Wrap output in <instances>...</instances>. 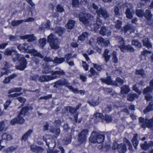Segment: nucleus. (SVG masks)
<instances>
[{
  "label": "nucleus",
  "instance_id": "f257e3e1",
  "mask_svg": "<svg viewBox=\"0 0 153 153\" xmlns=\"http://www.w3.org/2000/svg\"><path fill=\"white\" fill-rule=\"evenodd\" d=\"M79 18L80 21L86 26L89 25L94 30L98 29L102 25V21L98 17L97 18L96 23L94 22L93 17L89 14L81 13L79 14Z\"/></svg>",
  "mask_w": 153,
  "mask_h": 153
},
{
  "label": "nucleus",
  "instance_id": "f03ea898",
  "mask_svg": "<svg viewBox=\"0 0 153 153\" xmlns=\"http://www.w3.org/2000/svg\"><path fill=\"white\" fill-rule=\"evenodd\" d=\"M33 48L32 45H28L26 44H21L17 46L18 48L21 51L33 54L34 56L43 58L44 56L35 49L32 48Z\"/></svg>",
  "mask_w": 153,
  "mask_h": 153
},
{
  "label": "nucleus",
  "instance_id": "7ed1b4c3",
  "mask_svg": "<svg viewBox=\"0 0 153 153\" xmlns=\"http://www.w3.org/2000/svg\"><path fill=\"white\" fill-rule=\"evenodd\" d=\"M29 109L28 107L25 106L20 111L19 115L16 118L12 119L10 121V124L13 125H15L17 123H22L24 121L22 118V116H25L27 112Z\"/></svg>",
  "mask_w": 153,
  "mask_h": 153
},
{
  "label": "nucleus",
  "instance_id": "20e7f679",
  "mask_svg": "<svg viewBox=\"0 0 153 153\" xmlns=\"http://www.w3.org/2000/svg\"><path fill=\"white\" fill-rule=\"evenodd\" d=\"M104 138L103 134L94 131L92 132L89 139L90 141L93 143H101L103 142Z\"/></svg>",
  "mask_w": 153,
  "mask_h": 153
},
{
  "label": "nucleus",
  "instance_id": "39448f33",
  "mask_svg": "<svg viewBox=\"0 0 153 153\" xmlns=\"http://www.w3.org/2000/svg\"><path fill=\"white\" fill-rule=\"evenodd\" d=\"M139 122L140 126L143 128H145L146 127L150 128L153 132V117L149 120L147 119H144L142 117L139 118Z\"/></svg>",
  "mask_w": 153,
  "mask_h": 153
},
{
  "label": "nucleus",
  "instance_id": "423d86ee",
  "mask_svg": "<svg viewBox=\"0 0 153 153\" xmlns=\"http://www.w3.org/2000/svg\"><path fill=\"white\" fill-rule=\"evenodd\" d=\"M48 42L49 43L51 48L53 49H57L59 47V42L58 39L52 34L48 37Z\"/></svg>",
  "mask_w": 153,
  "mask_h": 153
},
{
  "label": "nucleus",
  "instance_id": "0eeeda50",
  "mask_svg": "<svg viewBox=\"0 0 153 153\" xmlns=\"http://www.w3.org/2000/svg\"><path fill=\"white\" fill-rule=\"evenodd\" d=\"M69 84L67 79H59L54 82L53 87L56 88H58L62 86L65 85V86L68 87L69 89L71 90L73 92H75L76 91V90L74 89L72 86L69 85Z\"/></svg>",
  "mask_w": 153,
  "mask_h": 153
},
{
  "label": "nucleus",
  "instance_id": "6e6552de",
  "mask_svg": "<svg viewBox=\"0 0 153 153\" xmlns=\"http://www.w3.org/2000/svg\"><path fill=\"white\" fill-rule=\"evenodd\" d=\"M59 70L55 71H53L51 75H47V76H43L41 77V80L44 81L45 80H48V81L54 79L58 78L57 75H62L65 74V72L62 70L59 69Z\"/></svg>",
  "mask_w": 153,
  "mask_h": 153
},
{
  "label": "nucleus",
  "instance_id": "1a4fd4ad",
  "mask_svg": "<svg viewBox=\"0 0 153 153\" xmlns=\"http://www.w3.org/2000/svg\"><path fill=\"white\" fill-rule=\"evenodd\" d=\"M115 38L116 40H118V42L120 44L119 46V48L120 49L121 51L123 52L124 51V49H126L128 51H129L131 52H134V49L130 45H128L126 46L125 45V42L123 39L122 37L116 36H115Z\"/></svg>",
  "mask_w": 153,
  "mask_h": 153
},
{
  "label": "nucleus",
  "instance_id": "9d476101",
  "mask_svg": "<svg viewBox=\"0 0 153 153\" xmlns=\"http://www.w3.org/2000/svg\"><path fill=\"white\" fill-rule=\"evenodd\" d=\"M43 139L46 143L48 148H53L56 145L55 139L48 135H46L43 137Z\"/></svg>",
  "mask_w": 153,
  "mask_h": 153
},
{
  "label": "nucleus",
  "instance_id": "9b49d317",
  "mask_svg": "<svg viewBox=\"0 0 153 153\" xmlns=\"http://www.w3.org/2000/svg\"><path fill=\"white\" fill-rule=\"evenodd\" d=\"M4 53L6 55H12L13 60L14 62L17 61L21 56V55L18 53L17 51L16 50L11 51L7 49L5 51Z\"/></svg>",
  "mask_w": 153,
  "mask_h": 153
},
{
  "label": "nucleus",
  "instance_id": "f8f14e48",
  "mask_svg": "<svg viewBox=\"0 0 153 153\" xmlns=\"http://www.w3.org/2000/svg\"><path fill=\"white\" fill-rule=\"evenodd\" d=\"M19 61L20 62L19 65H16V66L17 69L20 70H23L26 67L27 62L25 58L21 55L20 57L19 58Z\"/></svg>",
  "mask_w": 153,
  "mask_h": 153
},
{
  "label": "nucleus",
  "instance_id": "ddd939ff",
  "mask_svg": "<svg viewBox=\"0 0 153 153\" xmlns=\"http://www.w3.org/2000/svg\"><path fill=\"white\" fill-rule=\"evenodd\" d=\"M98 17H102L104 18H107L109 17V14L107 12L106 9L104 8H100L96 10Z\"/></svg>",
  "mask_w": 153,
  "mask_h": 153
},
{
  "label": "nucleus",
  "instance_id": "4468645a",
  "mask_svg": "<svg viewBox=\"0 0 153 153\" xmlns=\"http://www.w3.org/2000/svg\"><path fill=\"white\" fill-rule=\"evenodd\" d=\"M53 67V66L50 65L47 62H44L42 65V72L43 74H52L53 71L51 69Z\"/></svg>",
  "mask_w": 153,
  "mask_h": 153
},
{
  "label": "nucleus",
  "instance_id": "2eb2a0df",
  "mask_svg": "<svg viewBox=\"0 0 153 153\" xmlns=\"http://www.w3.org/2000/svg\"><path fill=\"white\" fill-rule=\"evenodd\" d=\"M88 134V130L87 129L83 130L78 134V141L80 143L84 142L86 139V136Z\"/></svg>",
  "mask_w": 153,
  "mask_h": 153
},
{
  "label": "nucleus",
  "instance_id": "dca6fc26",
  "mask_svg": "<svg viewBox=\"0 0 153 153\" xmlns=\"http://www.w3.org/2000/svg\"><path fill=\"white\" fill-rule=\"evenodd\" d=\"M122 7H126L127 8L126 10L125 13L126 17L129 19H132V13L130 11V8H131L132 7V5L130 4L126 3L123 4Z\"/></svg>",
  "mask_w": 153,
  "mask_h": 153
},
{
  "label": "nucleus",
  "instance_id": "f3484780",
  "mask_svg": "<svg viewBox=\"0 0 153 153\" xmlns=\"http://www.w3.org/2000/svg\"><path fill=\"white\" fill-rule=\"evenodd\" d=\"M30 148L31 151L35 153H41L44 150L43 148L41 146L33 144L31 145Z\"/></svg>",
  "mask_w": 153,
  "mask_h": 153
},
{
  "label": "nucleus",
  "instance_id": "a211bd4d",
  "mask_svg": "<svg viewBox=\"0 0 153 153\" xmlns=\"http://www.w3.org/2000/svg\"><path fill=\"white\" fill-rule=\"evenodd\" d=\"M134 27L131 25L128 24L124 26L122 30L123 32L128 34H130L134 31Z\"/></svg>",
  "mask_w": 153,
  "mask_h": 153
},
{
  "label": "nucleus",
  "instance_id": "6ab92c4d",
  "mask_svg": "<svg viewBox=\"0 0 153 153\" xmlns=\"http://www.w3.org/2000/svg\"><path fill=\"white\" fill-rule=\"evenodd\" d=\"M111 32L108 30L105 27L102 26L100 31V33L103 36L107 35L109 36L111 35Z\"/></svg>",
  "mask_w": 153,
  "mask_h": 153
},
{
  "label": "nucleus",
  "instance_id": "aec40b11",
  "mask_svg": "<svg viewBox=\"0 0 153 153\" xmlns=\"http://www.w3.org/2000/svg\"><path fill=\"white\" fill-rule=\"evenodd\" d=\"M20 38L22 39H27V41L30 42L35 40L36 39V37L33 35H28L25 36H20Z\"/></svg>",
  "mask_w": 153,
  "mask_h": 153
},
{
  "label": "nucleus",
  "instance_id": "412c9836",
  "mask_svg": "<svg viewBox=\"0 0 153 153\" xmlns=\"http://www.w3.org/2000/svg\"><path fill=\"white\" fill-rule=\"evenodd\" d=\"M118 151L119 153H125L126 151V145L124 142L119 144L118 148Z\"/></svg>",
  "mask_w": 153,
  "mask_h": 153
},
{
  "label": "nucleus",
  "instance_id": "4be33fe9",
  "mask_svg": "<svg viewBox=\"0 0 153 153\" xmlns=\"http://www.w3.org/2000/svg\"><path fill=\"white\" fill-rule=\"evenodd\" d=\"M43 76H47L46 75H43L41 76H39L37 75H36L32 76H31L29 78V79L30 80L34 81H37L38 80L40 82H47L48 81V80H45L44 81H42L41 80V77Z\"/></svg>",
  "mask_w": 153,
  "mask_h": 153
},
{
  "label": "nucleus",
  "instance_id": "5701e85b",
  "mask_svg": "<svg viewBox=\"0 0 153 153\" xmlns=\"http://www.w3.org/2000/svg\"><path fill=\"white\" fill-rule=\"evenodd\" d=\"M100 80L103 82L108 85H111L113 84L111 78L109 76H107L106 78H101Z\"/></svg>",
  "mask_w": 153,
  "mask_h": 153
},
{
  "label": "nucleus",
  "instance_id": "b1692460",
  "mask_svg": "<svg viewBox=\"0 0 153 153\" xmlns=\"http://www.w3.org/2000/svg\"><path fill=\"white\" fill-rule=\"evenodd\" d=\"M121 92L122 94H127L130 91L128 86L126 85H124L121 88Z\"/></svg>",
  "mask_w": 153,
  "mask_h": 153
},
{
  "label": "nucleus",
  "instance_id": "393cba45",
  "mask_svg": "<svg viewBox=\"0 0 153 153\" xmlns=\"http://www.w3.org/2000/svg\"><path fill=\"white\" fill-rule=\"evenodd\" d=\"M137 134H134L133 138L132 140L133 145L135 149H137V146L139 143V141L137 139Z\"/></svg>",
  "mask_w": 153,
  "mask_h": 153
},
{
  "label": "nucleus",
  "instance_id": "a878e982",
  "mask_svg": "<svg viewBox=\"0 0 153 153\" xmlns=\"http://www.w3.org/2000/svg\"><path fill=\"white\" fill-rule=\"evenodd\" d=\"M33 130L31 129H29L22 136V140L26 141L28 138V137H30L31 134L33 132Z\"/></svg>",
  "mask_w": 153,
  "mask_h": 153
},
{
  "label": "nucleus",
  "instance_id": "bb28decb",
  "mask_svg": "<svg viewBox=\"0 0 153 153\" xmlns=\"http://www.w3.org/2000/svg\"><path fill=\"white\" fill-rule=\"evenodd\" d=\"M153 105V100H152L151 102H150L149 105L144 110L143 113L144 114H146L148 112L152 111L153 110V107L152 105Z\"/></svg>",
  "mask_w": 153,
  "mask_h": 153
},
{
  "label": "nucleus",
  "instance_id": "cd10ccee",
  "mask_svg": "<svg viewBox=\"0 0 153 153\" xmlns=\"http://www.w3.org/2000/svg\"><path fill=\"white\" fill-rule=\"evenodd\" d=\"M109 52V51L106 49L103 54V57L105 58V61L106 62H107L109 60L110 58V55H108Z\"/></svg>",
  "mask_w": 153,
  "mask_h": 153
},
{
  "label": "nucleus",
  "instance_id": "c85d7f7f",
  "mask_svg": "<svg viewBox=\"0 0 153 153\" xmlns=\"http://www.w3.org/2000/svg\"><path fill=\"white\" fill-rule=\"evenodd\" d=\"M71 142V136L68 135L67 137H65L62 140L63 144L65 145H68Z\"/></svg>",
  "mask_w": 153,
  "mask_h": 153
},
{
  "label": "nucleus",
  "instance_id": "c756f323",
  "mask_svg": "<svg viewBox=\"0 0 153 153\" xmlns=\"http://www.w3.org/2000/svg\"><path fill=\"white\" fill-rule=\"evenodd\" d=\"M65 61L64 58H59L56 57L53 60V62L57 64H61Z\"/></svg>",
  "mask_w": 153,
  "mask_h": 153
},
{
  "label": "nucleus",
  "instance_id": "7c9ffc66",
  "mask_svg": "<svg viewBox=\"0 0 153 153\" xmlns=\"http://www.w3.org/2000/svg\"><path fill=\"white\" fill-rule=\"evenodd\" d=\"M1 137L3 140H10L12 139V136L10 134L5 133H4L2 134Z\"/></svg>",
  "mask_w": 153,
  "mask_h": 153
},
{
  "label": "nucleus",
  "instance_id": "2f4dec72",
  "mask_svg": "<svg viewBox=\"0 0 153 153\" xmlns=\"http://www.w3.org/2000/svg\"><path fill=\"white\" fill-rule=\"evenodd\" d=\"M143 45L144 46H146L147 48H149L152 46L151 43L149 42V39L147 38H146L143 40Z\"/></svg>",
  "mask_w": 153,
  "mask_h": 153
},
{
  "label": "nucleus",
  "instance_id": "473e14b6",
  "mask_svg": "<svg viewBox=\"0 0 153 153\" xmlns=\"http://www.w3.org/2000/svg\"><path fill=\"white\" fill-rule=\"evenodd\" d=\"M22 90V88L21 87L19 88H12L10 89L8 93L9 94H11L15 92H19L21 91Z\"/></svg>",
  "mask_w": 153,
  "mask_h": 153
},
{
  "label": "nucleus",
  "instance_id": "72a5a7b5",
  "mask_svg": "<svg viewBox=\"0 0 153 153\" xmlns=\"http://www.w3.org/2000/svg\"><path fill=\"white\" fill-rule=\"evenodd\" d=\"M55 31L56 33L58 34L60 36L63 33L64 29L61 27H57L55 28Z\"/></svg>",
  "mask_w": 153,
  "mask_h": 153
},
{
  "label": "nucleus",
  "instance_id": "f704fd0d",
  "mask_svg": "<svg viewBox=\"0 0 153 153\" xmlns=\"http://www.w3.org/2000/svg\"><path fill=\"white\" fill-rule=\"evenodd\" d=\"M153 89L149 86H147L145 88L143 91V95H149L152 92Z\"/></svg>",
  "mask_w": 153,
  "mask_h": 153
},
{
  "label": "nucleus",
  "instance_id": "c9c22d12",
  "mask_svg": "<svg viewBox=\"0 0 153 153\" xmlns=\"http://www.w3.org/2000/svg\"><path fill=\"white\" fill-rule=\"evenodd\" d=\"M152 14H151V11L149 10H146L144 13V16L146 19H151Z\"/></svg>",
  "mask_w": 153,
  "mask_h": 153
},
{
  "label": "nucleus",
  "instance_id": "e433bc0d",
  "mask_svg": "<svg viewBox=\"0 0 153 153\" xmlns=\"http://www.w3.org/2000/svg\"><path fill=\"white\" fill-rule=\"evenodd\" d=\"M88 33L85 32L82 33V35L78 37V40L81 41H83L85 38L87 37Z\"/></svg>",
  "mask_w": 153,
  "mask_h": 153
},
{
  "label": "nucleus",
  "instance_id": "4c0bfd02",
  "mask_svg": "<svg viewBox=\"0 0 153 153\" xmlns=\"http://www.w3.org/2000/svg\"><path fill=\"white\" fill-rule=\"evenodd\" d=\"M51 132L55 134L56 135V137L59 134L60 132V130L59 128H52L50 129ZM56 137V136H55Z\"/></svg>",
  "mask_w": 153,
  "mask_h": 153
},
{
  "label": "nucleus",
  "instance_id": "58836bf2",
  "mask_svg": "<svg viewBox=\"0 0 153 153\" xmlns=\"http://www.w3.org/2000/svg\"><path fill=\"white\" fill-rule=\"evenodd\" d=\"M75 22L73 20H71L69 21L67 24L66 27L68 28L71 29L74 27Z\"/></svg>",
  "mask_w": 153,
  "mask_h": 153
},
{
  "label": "nucleus",
  "instance_id": "ea45409f",
  "mask_svg": "<svg viewBox=\"0 0 153 153\" xmlns=\"http://www.w3.org/2000/svg\"><path fill=\"white\" fill-rule=\"evenodd\" d=\"M123 142L129 146L128 149L129 150L132 151L133 150L132 147L131 143L126 138H125L123 140Z\"/></svg>",
  "mask_w": 153,
  "mask_h": 153
},
{
  "label": "nucleus",
  "instance_id": "a19ab883",
  "mask_svg": "<svg viewBox=\"0 0 153 153\" xmlns=\"http://www.w3.org/2000/svg\"><path fill=\"white\" fill-rule=\"evenodd\" d=\"M132 45L135 46L137 48H140L142 47L141 43L137 40H134L132 41Z\"/></svg>",
  "mask_w": 153,
  "mask_h": 153
},
{
  "label": "nucleus",
  "instance_id": "79ce46f5",
  "mask_svg": "<svg viewBox=\"0 0 153 153\" xmlns=\"http://www.w3.org/2000/svg\"><path fill=\"white\" fill-rule=\"evenodd\" d=\"M24 21V20H14L12 22L11 25L13 26H16L22 23Z\"/></svg>",
  "mask_w": 153,
  "mask_h": 153
},
{
  "label": "nucleus",
  "instance_id": "37998d69",
  "mask_svg": "<svg viewBox=\"0 0 153 153\" xmlns=\"http://www.w3.org/2000/svg\"><path fill=\"white\" fill-rule=\"evenodd\" d=\"M88 102L90 105L93 106L97 105L99 103V102L98 101L95 100L94 99L92 100L91 101H88Z\"/></svg>",
  "mask_w": 153,
  "mask_h": 153
},
{
  "label": "nucleus",
  "instance_id": "c03bdc74",
  "mask_svg": "<svg viewBox=\"0 0 153 153\" xmlns=\"http://www.w3.org/2000/svg\"><path fill=\"white\" fill-rule=\"evenodd\" d=\"M8 64L7 63H6L5 65V67L4 68L5 70H3L1 72V76L0 77L2 76L4 74H8V70H6L8 69Z\"/></svg>",
  "mask_w": 153,
  "mask_h": 153
},
{
  "label": "nucleus",
  "instance_id": "a18cd8bd",
  "mask_svg": "<svg viewBox=\"0 0 153 153\" xmlns=\"http://www.w3.org/2000/svg\"><path fill=\"white\" fill-rule=\"evenodd\" d=\"M136 13L137 15L140 17H142L144 15V13L143 10H136Z\"/></svg>",
  "mask_w": 153,
  "mask_h": 153
},
{
  "label": "nucleus",
  "instance_id": "49530a36",
  "mask_svg": "<svg viewBox=\"0 0 153 153\" xmlns=\"http://www.w3.org/2000/svg\"><path fill=\"white\" fill-rule=\"evenodd\" d=\"M140 6H139V4H138V6L139 7H141L143 6H145L146 5L147 3L150 2V0H140Z\"/></svg>",
  "mask_w": 153,
  "mask_h": 153
},
{
  "label": "nucleus",
  "instance_id": "de8ad7c7",
  "mask_svg": "<svg viewBox=\"0 0 153 153\" xmlns=\"http://www.w3.org/2000/svg\"><path fill=\"white\" fill-rule=\"evenodd\" d=\"M39 43L40 47L43 48L46 43V39L44 38L40 39L39 40Z\"/></svg>",
  "mask_w": 153,
  "mask_h": 153
},
{
  "label": "nucleus",
  "instance_id": "09e8293b",
  "mask_svg": "<svg viewBox=\"0 0 153 153\" xmlns=\"http://www.w3.org/2000/svg\"><path fill=\"white\" fill-rule=\"evenodd\" d=\"M112 56L113 62L115 63H117L118 61V59L117 56V52L116 51H114Z\"/></svg>",
  "mask_w": 153,
  "mask_h": 153
},
{
  "label": "nucleus",
  "instance_id": "8fccbe9b",
  "mask_svg": "<svg viewBox=\"0 0 153 153\" xmlns=\"http://www.w3.org/2000/svg\"><path fill=\"white\" fill-rule=\"evenodd\" d=\"M141 148L144 150L147 149L149 147V144L146 141H145L143 144H141Z\"/></svg>",
  "mask_w": 153,
  "mask_h": 153
},
{
  "label": "nucleus",
  "instance_id": "3c124183",
  "mask_svg": "<svg viewBox=\"0 0 153 153\" xmlns=\"http://www.w3.org/2000/svg\"><path fill=\"white\" fill-rule=\"evenodd\" d=\"M135 74L136 75L139 74L141 75L142 77H144L145 76V73L144 71L143 70H136Z\"/></svg>",
  "mask_w": 153,
  "mask_h": 153
},
{
  "label": "nucleus",
  "instance_id": "603ef678",
  "mask_svg": "<svg viewBox=\"0 0 153 153\" xmlns=\"http://www.w3.org/2000/svg\"><path fill=\"white\" fill-rule=\"evenodd\" d=\"M94 67L99 71H100L103 68V67L102 65H98L96 64H93Z\"/></svg>",
  "mask_w": 153,
  "mask_h": 153
},
{
  "label": "nucleus",
  "instance_id": "864d4df0",
  "mask_svg": "<svg viewBox=\"0 0 153 153\" xmlns=\"http://www.w3.org/2000/svg\"><path fill=\"white\" fill-rule=\"evenodd\" d=\"M132 89L133 91L137 92L139 95H140L141 92L137 87L136 85H134L133 86Z\"/></svg>",
  "mask_w": 153,
  "mask_h": 153
},
{
  "label": "nucleus",
  "instance_id": "5fc2aeb1",
  "mask_svg": "<svg viewBox=\"0 0 153 153\" xmlns=\"http://www.w3.org/2000/svg\"><path fill=\"white\" fill-rule=\"evenodd\" d=\"M94 116L96 118H99L101 119H103L104 118V116L101 113H96L94 114Z\"/></svg>",
  "mask_w": 153,
  "mask_h": 153
},
{
  "label": "nucleus",
  "instance_id": "6e6d98bb",
  "mask_svg": "<svg viewBox=\"0 0 153 153\" xmlns=\"http://www.w3.org/2000/svg\"><path fill=\"white\" fill-rule=\"evenodd\" d=\"M80 79L83 82H85L87 79L86 76L85 74H80L79 75Z\"/></svg>",
  "mask_w": 153,
  "mask_h": 153
},
{
  "label": "nucleus",
  "instance_id": "4d7b16f0",
  "mask_svg": "<svg viewBox=\"0 0 153 153\" xmlns=\"http://www.w3.org/2000/svg\"><path fill=\"white\" fill-rule=\"evenodd\" d=\"M121 22L120 20H118L116 22L115 27L116 28L119 29L121 28Z\"/></svg>",
  "mask_w": 153,
  "mask_h": 153
},
{
  "label": "nucleus",
  "instance_id": "13d9d810",
  "mask_svg": "<svg viewBox=\"0 0 153 153\" xmlns=\"http://www.w3.org/2000/svg\"><path fill=\"white\" fill-rule=\"evenodd\" d=\"M67 110L72 114H74L76 112V110L70 106H68L66 108Z\"/></svg>",
  "mask_w": 153,
  "mask_h": 153
},
{
  "label": "nucleus",
  "instance_id": "bf43d9fd",
  "mask_svg": "<svg viewBox=\"0 0 153 153\" xmlns=\"http://www.w3.org/2000/svg\"><path fill=\"white\" fill-rule=\"evenodd\" d=\"M17 99L20 102L23 104L26 101V99L23 97L20 96L19 97H17Z\"/></svg>",
  "mask_w": 153,
  "mask_h": 153
},
{
  "label": "nucleus",
  "instance_id": "052dcab7",
  "mask_svg": "<svg viewBox=\"0 0 153 153\" xmlns=\"http://www.w3.org/2000/svg\"><path fill=\"white\" fill-rule=\"evenodd\" d=\"M104 118L105 120L107 123L111 122L112 120L111 117L108 115H106Z\"/></svg>",
  "mask_w": 153,
  "mask_h": 153
},
{
  "label": "nucleus",
  "instance_id": "680f3d73",
  "mask_svg": "<svg viewBox=\"0 0 153 153\" xmlns=\"http://www.w3.org/2000/svg\"><path fill=\"white\" fill-rule=\"evenodd\" d=\"M105 39L101 37H98L97 38V41L99 44L103 45Z\"/></svg>",
  "mask_w": 153,
  "mask_h": 153
},
{
  "label": "nucleus",
  "instance_id": "e2e57ef3",
  "mask_svg": "<svg viewBox=\"0 0 153 153\" xmlns=\"http://www.w3.org/2000/svg\"><path fill=\"white\" fill-rule=\"evenodd\" d=\"M72 57L71 54L70 53L65 55V58L66 59L67 62H68V61H69Z\"/></svg>",
  "mask_w": 153,
  "mask_h": 153
},
{
  "label": "nucleus",
  "instance_id": "0e129e2a",
  "mask_svg": "<svg viewBox=\"0 0 153 153\" xmlns=\"http://www.w3.org/2000/svg\"><path fill=\"white\" fill-rule=\"evenodd\" d=\"M116 81L120 85H121L124 83L123 80L119 77H117L116 78Z\"/></svg>",
  "mask_w": 153,
  "mask_h": 153
},
{
  "label": "nucleus",
  "instance_id": "69168bd1",
  "mask_svg": "<svg viewBox=\"0 0 153 153\" xmlns=\"http://www.w3.org/2000/svg\"><path fill=\"white\" fill-rule=\"evenodd\" d=\"M53 149L49 148V149L47 151V153H57L59 152L57 150L53 151Z\"/></svg>",
  "mask_w": 153,
  "mask_h": 153
},
{
  "label": "nucleus",
  "instance_id": "338daca9",
  "mask_svg": "<svg viewBox=\"0 0 153 153\" xmlns=\"http://www.w3.org/2000/svg\"><path fill=\"white\" fill-rule=\"evenodd\" d=\"M146 24L153 26V19H146Z\"/></svg>",
  "mask_w": 153,
  "mask_h": 153
},
{
  "label": "nucleus",
  "instance_id": "774afa93",
  "mask_svg": "<svg viewBox=\"0 0 153 153\" xmlns=\"http://www.w3.org/2000/svg\"><path fill=\"white\" fill-rule=\"evenodd\" d=\"M11 102L9 100H7L6 102L4 104V108L5 110H7V108Z\"/></svg>",
  "mask_w": 153,
  "mask_h": 153
}]
</instances>
